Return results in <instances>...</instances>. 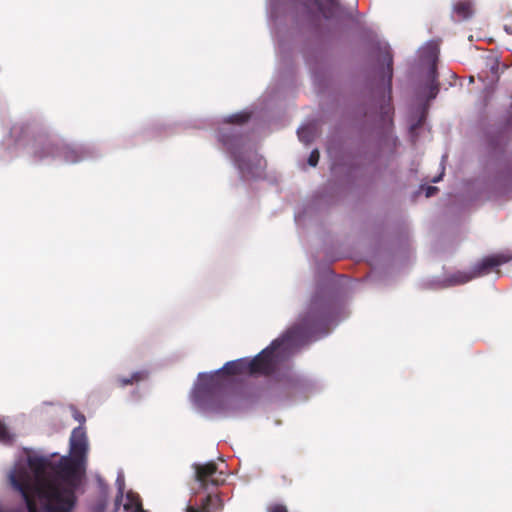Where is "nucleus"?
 I'll list each match as a JSON object with an SVG mask.
<instances>
[{
	"label": "nucleus",
	"mask_w": 512,
	"mask_h": 512,
	"mask_svg": "<svg viewBox=\"0 0 512 512\" xmlns=\"http://www.w3.org/2000/svg\"><path fill=\"white\" fill-rule=\"evenodd\" d=\"M88 443L82 427L73 429L70 456L57 461L47 456H29L28 466L15 465L9 473L10 484L19 492L25 507L0 512H72L81 484V468L86 461Z\"/></svg>",
	"instance_id": "f257e3e1"
},
{
	"label": "nucleus",
	"mask_w": 512,
	"mask_h": 512,
	"mask_svg": "<svg viewBox=\"0 0 512 512\" xmlns=\"http://www.w3.org/2000/svg\"><path fill=\"white\" fill-rule=\"evenodd\" d=\"M288 357V331L253 359L229 361L214 373H200L192 393L194 403L204 411L226 414L238 407V399L226 390L232 376L264 375L275 373Z\"/></svg>",
	"instance_id": "f03ea898"
},
{
	"label": "nucleus",
	"mask_w": 512,
	"mask_h": 512,
	"mask_svg": "<svg viewBox=\"0 0 512 512\" xmlns=\"http://www.w3.org/2000/svg\"><path fill=\"white\" fill-rule=\"evenodd\" d=\"M334 324V311L322 296L313 297L303 313L290 329V355L298 345L316 341L328 334V328Z\"/></svg>",
	"instance_id": "7ed1b4c3"
},
{
	"label": "nucleus",
	"mask_w": 512,
	"mask_h": 512,
	"mask_svg": "<svg viewBox=\"0 0 512 512\" xmlns=\"http://www.w3.org/2000/svg\"><path fill=\"white\" fill-rule=\"evenodd\" d=\"M218 139L231 154L245 181L262 179L265 176L266 161L256 151L247 147V137L234 127H223Z\"/></svg>",
	"instance_id": "20e7f679"
},
{
	"label": "nucleus",
	"mask_w": 512,
	"mask_h": 512,
	"mask_svg": "<svg viewBox=\"0 0 512 512\" xmlns=\"http://www.w3.org/2000/svg\"><path fill=\"white\" fill-rule=\"evenodd\" d=\"M512 260L511 253H498L483 257L468 271H460L443 281V286L466 283L476 277L489 274L494 268Z\"/></svg>",
	"instance_id": "39448f33"
},
{
	"label": "nucleus",
	"mask_w": 512,
	"mask_h": 512,
	"mask_svg": "<svg viewBox=\"0 0 512 512\" xmlns=\"http://www.w3.org/2000/svg\"><path fill=\"white\" fill-rule=\"evenodd\" d=\"M58 151L68 163H76L83 158L82 153L77 148L65 145L59 149L51 141L42 139L37 141V146L34 149V157L36 160H43L46 157L55 156Z\"/></svg>",
	"instance_id": "423d86ee"
},
{
	"label": "nucleus",
	"mask_w": 512,
	"mask_h": 512,
	"mask_svg": "<svg viewBox=\"0 0 512 512\" xmlns=\"http://www.w3.org/2000/svg\"><path fill=\"white\" fill-rule=\"evenodd\" d=\"M419 57L422 61L430 64V68L427 73L428 79V99H434L439 91L437 83V72L435 62L438 57V47L434 42H427L419 49Z\"/></svg>",
	"instance_id": "0eeeda50"
},
{
	"label": "nucleus",
	"mask_w": 512,
	"mask_h": 512,
	"mask_svg": "<svg viewBox=\"0 0 512 512\" xmlns=\"http://www.w3.org/2000/svg\"><path fill=\"white\" fill-rule=\"evenodd\" d=\"M196 480L203 489L209 486H219L225 482L224 472L219 470L213 461L205 464H194Z\"/></svg>",
	"instance_id": "6e6552de"
},
{
	"label": "nucleus",
	"mask_w": 512,
	"mask_h": 512,
	"mask_svg": "<svg viewBox=\"0 0 512 512\" xmlns=\"http://www.w3.org/2000/svg\"><path fill=\"white\" fill-rule=\"evenodd\" d=\"M223 507V501L218 495L209 494L201 500L199 506H187L186 512H217Z\"/></svg>",
	"instance_id": "1a4fd4ad"
},
{
	"label": "nucleus",
	"mask_w": 512,
	"mask_h": 512,
	"mask_svg": "<svg viewBox=\"0 0 512 512\" xmlns=\"http://www.w3.org/2000/svg\"><path fill=\"white\" fill-rule=\"evenodd\" d=\"M473 13V2L471 0H457L453 3L452 14L456 20H467L472 17Z\"/></svg>",
	"instance_id": "9d476101"
},
{
	"label": "nucleus",
	"mask_w": 512,
	"mask_h": 512,
	"mask_svg": "<svg viewBox=\"0 0 512 512\" xmlns=\"http://www.w3.org/2000/svg\"><path fill=\"white\" fill-rule=\"evenodd\" d=\"M124 510L126 512H147L143 509L142 500L139 494L131 490L126 493Z\"/></svg>",
	"instance_id": "9b49d317"
},
{
	"label": "nucleus",
	"mask_w": 512,
	"mask_h": 512,
	"mask_svg": "<svg viewBox=\"0 0 512 512\" xmlns=\"http://www.w3.org/2000/svg\"><path fill=\"white\" fill-rule=\"evenodd\" d=\"M297 134H298V138L300 139V141H302L303 143H309L312 141V139L314 137L315 130H314L313 125L306 124V125H302L297 130Z\"/></svg>",
	"instance_id": "f8f14e48"
},
{
	"label": "nucleus",
	"mask_w": 512,
	"mask_h": 512,
	"mask_svg": "<svg viewBox=\"0 0 512 512\" xmlns=\"http://www.w3.org/2000/svg\"><path fill=\"white\" fill-rule=\"evenodd\" d=\"M144 378L143 372H135L129 378L127 377H118L116 379V383L119 387H125L127 385H132L133 383H137Z\"/></svg>",
	"instance_id": "ddd939ff"
},
{
	"label": "nucleus",
	"mask_w": 512,
	"mask_h": 512,
	"mask_svg": "<svg viewBox=\"0 0 512 512\" xmlns=\"http://www.w3.org/2000/svg\"><path fill=\"white\" fill-rule=\"evenodd\" d=\"M290 401L295 400L298 393L302 391L303 384L298 377L290 374Z\"/></svg>",
	"instance_id": "4468645a"
},
{
	"label": "nucleus",
	"mask_w": 512,
	"mask_h": 512,
	"mask_svg": "<svg viewBox=\"0 0 512 512\" xmlns=\"http://www.w3.org/2000/svg\"><path fill=\"white\" fill-rule=\"evenodd\" d=\"M250 117H251V114L248 112H239V113L230 115L226 119V122L228 124H243V123H246L250 119Z\"/></svg>",
	"instance_id": "2eb2a0df"
},
{
	"label": "nucleus",
	"mask_w": 512,
	"mask_h": 512,
	"mask_svg": "<svg viewBox=\"0 0 512 512\" xmlns=\"http://www.w3.org/2000/svg\"><path fill=\"white\" fill-rule=\"evenodd\" d=\"M13 435L9 432L6 424L0 420V442L6 445L12 444Z\"/></svg>",
	"instance_id": "dca6fc26"
},
{
	"label": "nucleus",
	"mask_w": 512,
	"mask_h": 512,
	"mask_svg": "<svg viewBox=\"0 0 512 512\" xmlns=\"http://www.w3.org/2000/svg\"><path fill=\"white\" fill-rule=\"evenodd\" d=\"M116 484H117L118 492H117V496L115 499V505H116V509H118L119 505L121 504V501L123 499V496H124L125 483H124L123 477L119 476L116 480Z\"/></svg>",
	"instance_id": "f3484780"
},
{
	"label": "nucleus",
	"mask_w": 512,
	"mask_h": 512,
	"mask_svg": "<svg viewBox=\"0 0 512 512\" xmlns=\"http://www.w3.org/2000/svg\"><path fill=\"white\" fill-rule=\"evenodd\" d=\"M267 512H288V509L283 504L272 503L267 506Z\"/></svg>",
	"instance_id": "a211bd4d"
},
{
	"label": "nucleus",
	"mask_w": 512,
	"mask_h": 512,
	"mask_svg": "<svg viewBox=\"0 0 512 512\" xmlns=\"http://www.w3.org/2000/svg\"><path fill=\"white\" fill-rule=\"evenodd\" d=\"M319 161V152L317 149H314L311 151L309 158H308V164L312 167H315Z\"/></svg>",
	"instance_id": "6ab92c4d"
},
{
	"label": "nucleus",
	"mask_w": 512,
	"mask_h": 512,
	"mask_svg": "<svg viewBox=\"0 0 512 512\" xmlns=\"http://www.w3.org/2000/svg\"><path fill=\"white\" fill-rule=\"evenodd\" d=\"M279 10L280 5L278 3H274L271 7V16L274 18L275 22H277L279 18Z\"/></svg>",
	"instance_id": "aec40b11"
},
{
	"label": "nucleus",
	"mask_w": 512,
	"mask_h": 512,
	"mask_svg": "<svg viewBox=\"0 0 512 512\" xmlns=\"http://www.w3.org/2000/svg\"><path fill=\"white\" fill-rule=\"evenodd\" d=\"M424 190H425V196L431 197L435 194V192L437 191V188L433 187V186H427V187H425Z\"/></svg>",
	"instance_id": "412c9836"
},
{
	"label": "nucleus",
	"mask_w": 512,
	"mask_h": 512,
	"mask_svg": "<svg viewBox=\"0 0 512 512\" xmlns=\"http://www.w3.org/2000/svg\"><path fill=\"white\" fill-rule=\"evenodd\" d=\"M74 417L80 423H83L85 421V416L83 414L79 413V412H75Z\"/></svg>",
	"instance_id": "4be33fe9"
},
{
	"label": "nucleus",
	"mask_w": 512,
	"mask_h": 512,
	"mask_svg": "<svg viewBox=\"0 0 512 512\" xmlns=\"http://www.w3.org/2000/svg\"><path fill=\"white\" fill-rule=\"evenodd\" d=\"M388 82L390 83L391 81V78H392V68H391V59L389 60V63H388Z\"/></svg>",
	"instance_id": "5701e85b"
},
{
	"label": "nucleus",
	"mask_w": 512,
	"mask_h": 512,
	"mask_svg": "<svg viewBox=\"0 0 512 512\" xmlns=\"http://www.w3.org/2000/svg\"><path fill=\"white\" fill-rule=\"evenodd\" d=\"M442 176H443V171L438 176L434 177L432 179V182L436 183V182L440 181L442 179Z\"/></svg>",
	"instance_id": "b1692460"
}]
</instances>
